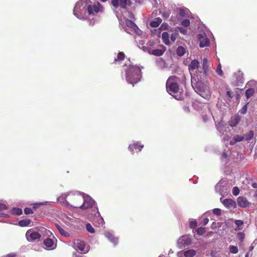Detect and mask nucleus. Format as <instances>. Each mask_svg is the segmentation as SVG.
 Masks as SVG:
<instances>
[{
	"label": "nucleus",
	"instance_id": "14",
	"mask_svg": "<svg viewBox=\"0 0 257 257\" xmlns=\"http://www.w3.org/2000/svg\"><path fill=\"white\" fill-rule=\"evenodd\" d=\"M121 18L123 20V22L121 24L119 21V23L122 26L125 23L126 27L131 28L132 31H133L135 28H136L137 25L132 21L126 19L123 16H121Z\"/></svg>",
	"mask_w": 257,
	"mask_h": 257
},
{
	"label": "nucleus",
	"instance_id": "2",
	"mask_svg": "<svg viewBox=\"0 0 257 257\" xmlns=\"http://www.w3.org/2000/svg\"><path fill=\"white\" fill-rule=\"evenodd\" d=\"M178 81V78L175 76L170 77L166 82V89L176 99L181 100L183 96V93L179 88Z\"/></svg>",
	"mask_w": 257,
	"mask_h": 257
},
{
	"label": "nucleus",
	"instance_id": "46",
	"mask_svg": "<svg viewBox=\"0 0 257 257\" xmlns=\"http://www.w3.org/2000/svg\"><path fill=\"white\" fill-rule=\"evenodd\" d=\"M59 232L62 235H63L64 236L68 237L69 236V233L68 232H67L66 231H65L63 228H62L61 229H60V230L59 231Z\"/></svg>",
	"mask_w": 257,
	"mask_h": 257
},
{
	"label": "nucleus",
	"instance_id": "32",
	"mask_svg": "<svg viewBox=\"0 0 257 257\" xmlns=\"http://www.w3.org/2000/svg\"><path fill=\"white\" fill-rule=\"evenodd\" d=\"M186 52V49L182 46H179L177 49V54L179 56H183Z\"/></svg>",
	"mask_w": 257,
	"mask_h": 257
},
{
	"label": "nucleus",
	"instance_id": "12",
	"mask_svg": "<svg viewBox=\"0 0 257 257\" xmlns=\"http://www.w3.org/2000/svg\"><path fill=\"white\" fill-rule=\"evenodd\" d=\"M192 239L188 235L182 236L178 240V244L180 247H184L191 244Z\"/></svg>",
	"mask_w": 257,
	"mask_h": 257
},
{
	"label": "nucleus",
	"instance_id": "47",
	"mask_svg": "<svg viewBox=\"0 0 257 257\" xmlns=\"http://www.w3.org/2000/svg\"><path fill=\"white\" fill-rule=\"evenodd\" d=\"M237 236L238 238L240 240V241H242L244 238L245 235L243 232H239L237 233Z\"/></svg>",
	"mask_w": 257,
	"mask_h": 257
},
{
	"label": "nucleus",
	"instance_id": "7",
	"mask_svg": "<svg viewBox=\"0 0 257 257\" xmlns=\"http://www.w3.org/2000/svg\"><path fill=\"white\" fill-rule=\"evenodd\" d=\"M75 198L79 200L80 202H83V204L80 206V208L82 209L93 208L92 210L93 211L94 208L96 207L94 201L89 196L77 194L76 196H75Z\"/></svg>",
	"mask_w": 257,
	"mask_h": 257
},
{
	"label": "nucleus",
	"instance_id": "29",
	"mask_svg": "<svg viewBox=\"0 0 257 257\" xmlns=\"http://www.w3.org/2000/svg\"><path fill=\"white\" fill-rule=\"evenodd\" d=\"M235 224L236 225L235 230H240L243 228V222L241 220H236L235 221Z\"/></svg>",
	"mask_w": 257,
	"mask_h": 257
},
{
	"label": "nucleus",
	"instance_id": "27",
	"mask_svg": "<svg viewBox=\"0 0 257 257\" xmlns=\"http://www.w3.org/2000/svg\"><path fill=\"white\" fill-rule=\"evenodd\" d=\"M162 37L163 42L166 45H169L170 42L169 39V35L168 33L167 32H163Z\"/></svg>",
	"mask_w": 257,
	"mask_h": 257
},
{
	"label": "nucleus",
	"instance_id": "36",
	"mask_svg": "<svg viewBox=\"0 0 257 257\" xmlns=\"http://www.w3.org/2000/svg\"><path fill=\"white\" fill-rule=\"evenodd\" d=\"M86 230L91 233H93L95 232L94 229L90 223H87L86 224Z\"/></svg>",
	"mask_w": 257,
	"mask_h": 257
},
{
	"label": "nucleus",
	"instance_id": "10",
	"mask_svg": "<svg viewBox=\"0 0 257 257\" xmlns=\"http://www.w3.org/2000/svg\"><path fill=\"white\" fill-rule=\"evenodd\" d=\"M73 246L75 249H78L83 253L88 251L87 248H85L84 242L79 239H75L73 242Z\"/></svg>",
	"mask_w": 257,
	"mask_h": 257
},
{
	"label": "nucleus",
	"instance_id": "25",
	"mask_svg": "<svg viewBox=\"0 0 257 257\" xmlns=\"http://www.w3.org/2000/svg\"><path fill=\"white\" fill-rule=\"evenodd\" d=\"M77 194H81L79 193H77L76 194H74V195H72V199L73 200L74 204L73 205H71V206L75 207V208L80 207V206H79V205L81 203L80 202V201L79 200H77L75 198V196H76Z\"/></svg>",
	"mask_w": 257,
	"mask_h": 257
},
{
	"label": "nucleus",
	"instance_id": "35",
	"mask_svg": "<svg viewBox=\"0 0 257 257\" xmlns=\"http://www.w3.org/2000/svg\"><path fill=\"white\" fill-rule=\"evenodd\" d=\"M7 209L6 205L4 203H0V211ZM0 216L2 217H7L8 215L4 213H0Z\"/></svg>",
	"mask_w": 257,
	"mask_h": 257
},
{
	"label": "nucleus",
	"instance_id": "45",
	"mask_svg": "<svg viewBox=\"0 0 257 257\" xmlns=\"http://www.w3.org/2000/svg\"><path fill=\"white\" fill-rule=\"evenodd\" d=\"M178 34L177 32H174L171 34V40L172 42H174L178 37Z\"/></svg>",
	"mask_w": 257,
	"mask_h": 257
},
{
	"label": "nucleus",
	"instance_id": "51",
	"mask_svg": "<svg viewBox=\"0 0 257 257\" xmlns=\"http://www.w3.org/2000/svg\"><path fill=\"white\" fill-rule=\"evenodd\" d=\"M239 193V190L237 187H234L233 188L232 193L234 195L237 196Z\"/></svg>",
	"mask_w": 257,
	"mask_h": 257
},
{
	"label": "nucleus",
	"instance_id": "52",
	"mask_svg": "<svg viewBox=\"0 0 257 257\" xmlns=\"http://www.w3.org/2000/svg\"><path fill=\"white\" fill-rule=\"evenodd\" d=\"M24 212L26 214H30L33 213L32 209L30 208L27 207L24 209Z\"/></svg>",
	"mask_w": 257,
	"mask_h": 257
},
{
	"label": "nucleus",
	"instance_id": "50",
	"mask_svg": "<svg viewBox=\"0 0 257 257\" xmlns=\"http://www.w3.org/2000/svg\"><path fill=\"white\" fill-rule=\"evenodd\" d=\"M181 24L183 26L187 27L190 25V23L189 20L186 19L183 20Z\"/></svg>",
	"mask_w": 257,
	"mask_h": 257
},
{
	"label": "nucleus",
	"instance_id": "44",
	"mask_svg": "<svg viewBox=\"0 0 257 257\" xmlns=\"http://www.w3.org/2000/svg\"><path fill=\"white\" fill-rule=\"evenodd\" d=\"M216 72L220 76H222L223 75V72L221 69V65L220 63L217 66Z\"/></svg>",
	"mask_w": 257,
	"mask_h": 257
},
{
	"label": "nucleus",
	"instance_id": "18",
	"mask_svg": "<svg viewBox=\"0 0 257 257\" xmlns=\"http://www.w3.org/2000/svg\"><path fill=\"white\" fill-rule=\"evenodd\" d=\"M223 204L227 208L230 209L234 208L235 202L230 199H225L222 201Z\"/></svg>",
	"mask_w": 257,
	"mask_h": 257
},
{
	"label": "nucleus",
	"instance_id": "26",
	"mask_svg": "<svg viewBox=\"0 0 257 257\" xmlns=\"http://www.w3.org/2000/svg\"><path fill=\"white\" fill-rule=\"evenodd\" d=\"M178 13L180 17H183L186 16L189 13L188 9L186 8H179L178 10Z\"/></svg>",
	"mask_w": 257,
	"mask_h": 257
},
{
	"label": "nucleus",
	"instance_id": "28",
	"mask_svg": "<svg viewBox=\"0 0 257 257\" xmlns=\"http://www.w3.org/2000/svg\"><path fill=\"white\" fill-rule=\"evenodd\" d=\"M196 251L193 249H190L184 252V256L185 257H193L195 255Z\"/></svg>",
	"mask_w": 257,
	"mask_h": 257
},
{
	"label": "nucleus",
	"instance_id": "1",
	"mask_svg": "<svg viewBox=\"0 0 257 257\" xmlns=\"http://www.w3.org/2000/svg\"><path fill=\"white\" fill-rule=\"evenodd\" d=\"M204 78L198 75H195L191 77L192 84L195 85V91L203 98L206 100L210 98L211 94L209 87L205 84L202 83Z\"/></svg>",
	"mask_w": 257,
	"mask_h": 257
},
{
	"label": "nucleus",
	"instance_id": "6",
	"mask_svg": "<svg viewBox=\"0 0 257 257\" xmlns=\"http://www.w3.org/2000/svg\"><path fill=\"white\" fill-rule=\"evenodd\" d=\"M87 3L85 0L78 2L73 11L74 15L79 19H84L86 17Z\"/></svg>",
	"mask_w": 257,
	"mask_h": 257
},
{
	"label": "nucleus",
	"instance_id": "59",
	"mask_svg": "<svg viewBox=\"0 0 257 257\" xmlns=\"http://www.w3.org/2000/svg\"><path fill=\"white\" fill-rule=\"evenodd\" d=\"M47 204V202H39L38 203H36V205H46Z\"/></svg>",
	"mask_w": 257,
	"mask_h": 257
},
{
	"label": "nucleus",
	"instance_id": "21",
	"mask_svg": "<svg viewBox=\"0 0 257 257\" xmlns=\"http://www.w3.org/2000/svg\"><path fill=\"white\" fill-rule=\"evenodd\" d=\"M144 146L141 145L140 143L137 142L136 143H134L133 145H130L128 147V149L130 151L133 152L134 150H139L140 151L142 148H143Z\"/></svg>",
	"mask_w": 257,
	"mask_h": 257
},
{
	"label": "nucleus",
	"instance_id": "23",
	"mask_svg": "<svg viewBox=\"0 0 257 257\" xmlns=\"http://www.w3.org/2000/svg\"><path fill=\"white\" fill-rule=\"evenodd\" d=\"M244 140V137L239 135L235 136L232 140L230 141V144L231 145H234L237 142H240Z\"/></svg>",
	"mask_w": 257,
	"mask_h": 257
},
{
	"label": "nucleus",
	"instance_id": "63",
	"mask_svg": "<svg viewBox=\"0 0 257 257\" xmlns=\"http://www.w3.org/2000/svg\"><path fill=\"white\" fill-rule=\"evenodd\" d=\"M56 227L57 228V229L59 230V231L60 230V229H61L62 228L58 224H57L56 225Z\"/></svg>",
	"mask_w": 257,
	"mask_h": 257
},
{
	"label": "nucleus",
	"instance_id": "31",
	"mask_svg": "<svg viewBox=\"0 0 257 257\" xmlns=\"http://www.w3.org/2000/svg\"><path fill=\"white\" fill-rule=\"evenodd\" d=\"M31 223L30 219H26L19 221V225L21 226L24 227L29 225Z\"/></svg>",
	"mask_w": 257,
	"mask_h": 257
},
{
	"label": "nucleus",
	"instance_id": "11",
	"mask_svg": "<svg viewBox=\"0 0 257 257\" xmlns=\"http://www.w3.org/2000/svg\"><path fill=\"white\" fill-rule=\"evenodd\" d=\"M199 67V62L198 60H192L190 63V64L189 66V69L192 76H193L195 75H198L199 76H202V73L200 72L199 74H195L194 73V70L198 69Z\"/></svg>",
	"mask_w": 257,
	"mask_h": 257
},
{
	"label": "nucleus",
	"instance_id": "34",
	"mask_svg": "<svg viewBox=\"0 0 257 257\" xmlns=\"http://www.w3.org/2000/svg\"><path fill=\"white\" fill-rule=\"evenodd\" d=\"M254 93V90L252 88H248L246 90L245 92V96L247 98H250L251 96L253 95Z\"/></svg>",
	"mask_w": 257,
	"mask_h": 257
},
{
	"label": "nucleus",
	"instance_id": "5",
	"mask_svg": "<svg viewBox=\"0 0 257 257\" xmlns=\"http://www.w3.org/2000/svg\"><path fill=\"white\" fill-rule=\"evenodd\" d=\"M111 5L113 7V11L116 14V16L122 24L123 20L121 18V13L122 11H125L127 5V0H112Z\"/></svg>",
	"mask_w": 257,
	"mask_h": 257
},
{
	"label": "nucleus",
	"instance_id": "48",
	"mask_svg": "<svg viewBox=\"0 0 257 257\" xmlns=\"http://www.w3.org/2000/svg\"><path fill=\"white\" fill-rule=\"evenodd\" d=\"M247 108V104H246L244 105L242 107V108L239 110V112L241 114H245L246 112Z\"/></svg>",
	"mask_w": 257,
	"mask_h": 257
},
{
	"label": "nucleus",
	"instance_id": "40",
	"mask_svg": "<svg viewBox=\"0 0 257 257\" xmlns=\"http://www.w3.org/2000/svg\"><path fill=\"white\" fill-rule=\"evenodd\" d=\"M124 54L122 53H119L117 55V57L116 59H115L114 61L116 62L117 61H120L124 59Z\"/></svg>",
	"mask_w": 257,
	"mask_h": 257
},
{
	"label": "nucleus",
	"instance_id": "20",
	"mask_svg": "<svg viewBox=\"0 0 257 257\" xmlns=\"http://www.w3.org/2000/svg\"><path fill=\"white\" fill-rule=\"evenodd\" d=\"M237 203L238 205L241 207H245L248 204V202L246 199L243 197H239L237 198Z\"/></svg>",
	"mask_w": 257,
	"mask_h": 257
},
{
	"label": "nucleus",
	"instance_id": "13",
	"mask_svg": "<svg viewBox=\"0 0 257 257\" xmlns=\"http://www.w3.org/2000/svg\"><path fill=\"white\" fill-rule=\"evenodd\" d=\"M200 42V47L203 48L208 46L209 44V39L206 37L205 33L200 34L198 36Z\"/></svg>",
	"mask_w": 257,
	"mask_h": 257
},
{
	"label": "nucleus",
	"instance_id": "3",
	"mask_svg": "<svg viewBox=\"0 0 257 257\" xmlns=\"http://www.w3.org/2000/svg\"><path fill=\"white\" fill-rule=\"evenodd\" d=\"M141 69L136 65H130L125 70V77L127 82L133 86L138 82L141 77Z\"/></svg>",
	"mask_w": 257,
	"mask_h": 257
},
{
	"label": "nucleus",
	"instance_id": "57",
	"mask_svg": "<svg viewBox=\"0 0 257 257\" xmlns=\"http://www.w3.org/2000/svg\"><path fill=\"white\" fill-rule=\"evenodd\" d=\"M254 84H255V81H250L247 82V83L246 84V85H247L248 86H250L253 85Z\"/></svg>",
	"mask_w": 257,
	"mask_h": 257
},
{
	"label": "nucleus",
	"instance_id": "22",
	"mask_svg": "<svg viewBox=\"0 0 257 257\" xmlns=\"http://www.w3.org/2000/svg\"><path fill=\"white\" fill-rule=\"evenodd\" d=\"M105 236L107 237L111 242H112L114 245H116L117 244V238H115L113 236L112 234L110 232H105Z\"/></svg>",
	"mask_w": 257,
	"mask_h": 257
},
{
	"label": "nucleus",
	"instance_id": "64",
	"mask_svg": "<svg viewBox=\"0 0 257 257\" xmlns=\"http://www.w3.org/2000/svg\"><path fill=\"white\" fill-rule=\"evenodd\" d=\"M253 243H252L249 247V251H251L253 248H254V245L253 244Z\"/></svg>",
	"mask_w": 257,
	"mask_h": 257
},
{
	"label": "nucleus",
	"instance_id": "16",
	"mask_svg": "<svg viewBox=\"0 0 257 257\" xmlns=\"http://www.w3.org/2000/svg\"><path fill=\"white\" fill-rule=\"evenodd\" d=\"M165 49L163 46H162V49H156L154 50H151L148 49L147 52L152 55L160 56H162L163 53L165 52Z\"/></svg>",
	"mask_w": 257,
	"mask_h": 257
},
{
	"label": "nucleus",
	"instance_id": "30",
	"mask_svg": "<svg viewBox=\"0 0 257 257\" xmlns=\"http://www.w3.org/2000/svg\"><path fill=\"white\" fill-rule=\"evenodd\" d=\"M216 127L219 133L222 134V135H223L224 131H226L225 127L221 123H218L216 125Z\"/></svg>",
	"mask_w": 257,
	"mask_h": 257
},
{
	"label": "nucleus",
	"instance_id": "37",
	"mask_svg": "<svg viewBox=\"0 0 257 257\" xmlns=\"http://www.w3.org/2000/svg\"><path fill=\"white\" fill-rule=\"evenodd\" d=\"M139 47L143 49L144 51H147L148 50V48L145 47L144 46V44H145V42L143 41H141V40H139Z\"/></svg>",
	"mask_w": 257,
	"mask_h": 257
},
{
	"label": "nucleus",
	"instance_id": "56",
	"mask_svg": "<svg viewBox=\"0 0 257 257\" xmlns=\"http://www.w3.org/2000/svg\"><path fill=\"white\" fill-rule=\"evenodd\" d=\"M226 93L229 98H231L233 97V93L231 91H227Z\"/></svg>",
	"mask_w": 257,
	"mask_h": 257
},
{
	"label": "nucleus",
	"instance_id": "42",
	"mask_svg": "<svg viewBox=\"0 0 257 257\" xmlns=\"http://www.w3.org/2000/svg\"><path fill=\"white\" fill-rule=\"evenodd\" d=\"M197 225V221L195 220H191L189 222V226L191 228L194 229L195 228Z\"/></svg>",
	"mask_w": 257,
	"mask_h": 257
},
{
	"label": "nucleus",
	"instance_id": "33",
	"mask_svg": "<svg viewBox=\"0 0 257 257\" xmlns=\"http://www.w3.org/2000/svg\"><path fill=\"white\" fill-rule=\"evenodd\" d=\"M243 137H244V140L249 141L253 137V132L252 131H250L248 133H246Z\"/></svg>",
	"mask_w": 257,
	"mask_h": 257
},
{
	"label": "nucleus",
	"instance_id": "24",
	"mask_svg": "<svg viewBox=\"0 0 257 257\" xmlns=\"http://www.w3.org/2000/svg\"><path fill=\"white\" fill-rule=\"evenodd\" d=\"M162 23V20L160 18H157L150 23V26L153 28H157Z\"/></svg>",
	"mask_w": 257,
	"mask_h": 257
},
{
	"label": "nucleus",
	"instance_id": "9",
	"mask_svg": "<svg viewBox=\"0 0 257 257\" xmlns=\"http://www.w3.org/2000/svg\"><path fill=\"white\" fill-rule=\"evenodd\" d=\"M89 218L92 219L94 221H96L95 220L96 218L97 221H98V224L102 225L104 224V221L102 218L100 216V214L98 211L97 207H95L94 209L93 210V213H91V214L89 215L88 216Z\"/></svg>",
	"mask_w": 257,
	"mask_h": 257
},
{
	"label": "nucleus",
	"instance_id": "17",
	"mask_svg": "<svg viewBox=\"0 0 257 257\" xmlns=\"http://www.w3.org/2000/svg\"><path fill=\"white\" fill-rule=\"evenodd\" d=\"M44 244L48 249H54L56 247V244H55L54 241L51 238L45 239L44 240Z\"/></svg>",
	"mask_w": 257,
	"mask_h": 257
},
{
	"label": "nucleus",
	"instance_id": "60",
	"mask_svg": "<svg viewBox=\"0 0 257 257\" xmlns=\"http://www.w3.org/2000/svg\"><path fill=\"white\" fill-rule=\"evenodd\" d=\"M16 254L15 253H11L7 255L5 257H15Z\"/></svg>",
	"mask_w": 257,
	"mask_h": 257
},
{
	"label": "nucleus",
	"instance_id": "49",
	"mask_svg": "<svg viewBox=\"0 0 257 257\" xmlns=\"http://www.w3.org/2000/svg\"><path fill=\"white\" fill-rule=\"evenodd\" d=\"M133 31H134L139 36L141 35L142 33V31L140 29H139L137 26H136V28H134Z\"/></svg>",
	"mask_w": 257,
	"mask_h": 257
},
{
	"label": "nucleus",
	"instance_id": "55",
	"mask_svg": "<svg viewBox=\"0 0 257 257\" xmlns=\"http://www.w3.org/2000/svg\"><path fill=\"white\" fill-rule=\"evenodd\" d=\"M208 221H209V219L207 218H204L202 220V224H203V225H206L208 223Z\"/></svg>",
	"mask_w": 257,
	"mask_h": 257
},
{
	"label": "nucleus",
	"instance_id": "54",
	"mask_svg": "<svg viewBox=\"0 0 257 257\" xmlns=\"http://www.w3.org/2000/svg\"><path fill=\"white\" fill-rule=\"evenodd\" d=\"M213 212L217 215H220L221 214V210L219 208H215L213 209Z\"/></svg>",
	"mask_w": 257,
	"mask_h": 257
},
{
	"label": "nucleus",
	"instance_id": "8",
	"mask_svg": "<svg viewBox=\"0 0 257 257\" xmlns=\"http://www.w3.org/2000/svg\"><path fill=\"white\" fill-rule=\"evenodd\" d=\"M47 231L46 229L44 228L40 229L39 232L33 229H29L27 231L26 236L28 241H34L39 239L42 235H44L43 233Z\"/></svg>",
	"mask_w": 257,
	"mask_h": 257
},
{
	"label": "nucleus",
	"instance_id": "39",
	"mask_svg": "<svg viewBox=\"0 0 257 257\" xmlns=\"http://www.w3.org/2000/svg\"><path fill=\"white\" fill-rule=\"evenodd\" d=\"M12 212L14 214L21 215L22 213V211L20 208H14L12 209Z\"/></svg>",
	"mask_w": 257,
	"mask_h": 257
},
{
	"label": "nucleus",
	"instance_id": "38",
	"mask_svg": "<svg viewBox=\"0 0 257 257\" xmlns=\"http://www.w3.org/2000/svg\"><path fill=\"white\" fill-rule=\"evenodd\" d=\"M229 248L230 252L232 253H237L238 252V250L236 246L234 245H230Z\"/></svg>",
	"mask_w": 257,
	"mask_h": 257
},
{
	"label": "nucleus",
	"instance_id": "15",
	"mask_svg": "<svg viewBox=\"0 0 257 257\" xmlns=\"http://www.w3.org/2000/svg\"><path fill=\"white\" fill-rule=\"evenodd\" d=\"M208 60L206 58H204L203 60L202 68L203 72L202 73V77L203 78L206 77L208 74Z\"/></svg>",
	"mask_w": 257,
	"mask_h": 257
},
{
	"label": "nucleus",
	"instance_id": "62",
	"mask_svg": "<svg viewBox=\"0 0 257 257\" xmlns=\"http://www.w3.org/2000/svg\"><path fill=\"white\" fill-rule=\"evenodd\" d=\"M252 187L254 188H257V183H252Z\"/></svg>",
	"mask_w": 257,
	"mask_h": 257
},
{
	"label": "nucleus",
	"instance_id": "41",
	"mask_svg": "<svg viewBox=\"0 0 257 257\" xmlns=\"http://www.w3.org/2000/svg\"><path fill=\"white\" fill-rule=\"evenodd\" d=\"M196 232H197V234H198L200 235H201L205 233V229L204 227H201L197 228V229L196 230Z\"/></svg>",
	"mask_w": 257,
	"mask_h": 257
},
{
	"label": "nucleus",
	"instance_id": "58",
	"mask_svg": "<svg viewBox=\"0 0 257 257\" xmlns=\"http://www.w3.org/2000/svg\"><path fill=\"white\" fill-rule=\"evenodd\" d=\"M184 252L183 251H180L177 253L178 257H183V255H184Z\"/></svg>",
	"mask_w": 257,
	"mask_h": 257
},
{
	"label": "nucleus",
	"instance_id": "53",
	"mask_svg": "<svg viewBox=\"0 0 257 257\" xmlns=\"http://www.w3.org/2000/svg\"><path fill=\"white\" fill-rule=\"evenodd\" d=\"M178 29L182 34L186 35L187 34V30L186 29L183 28L182 27H178Z\"/></svg>",
	"mask_w": 257,
	"mask_h": 257
},
{
	"label": "nucleus",
	"instance_id": "19",
	"mask_svg": "<svg viewBox=\"0 0 257 257\" xmlns=\"http://www.w3.org/2000/svg\"><path fill=\"white\" fill-rule=\"evenodd\" d=\"M225 181H220L215 186V190L217 192H218L221 195H222L223 191L226 188H224V184H225Z\"/></svg>",
	"mask_w": 257,
	"mask_h": 257
},
{
	"label": "nucleus",
	"instance_id": "61",
	"mask_svg": "<svg viewBox=\"0 0 257 257\" xmlns=\"http://www.w3.org/2000/svg\"><path fill=\"white\" fill-rule=\"evenodd\" d=\"M227 157V154L226 153H223L222 154V158H226Z\"/></svg>",
	"mask_w": 257,
	"mask_h": 257
},
{
	"label": "nucleus",
	"instance_id": "4",
	"mask_svg": "<svg viewBox=\"0 0 257 257\" xmlns=\"http://www.w3.org/2000/svg\"><path fill=\"white\" fill-rule=\"evenodd\" d=\"M99 12H102V7L99 3L87 7V19L90 25H94L98 20V18L96 15Z\"/></svg>",
	"mask_w": 257,
	"mask_h": 257
},
{
	"label": "nucleus",
	"instance_id": "43",
	"mask_svg": "<svg viewBox=\"0 0 257 257\" xmlns=\"http://www.w3.org/2000/svg\"><path fill=\"white\" fill-rule=\"evenodd\" d=\"M124 14H125V15L126 14H128V17L132 19L134 18L133 14H132V13L129 12H127L125 10L124 11H122V13H121V16H123L125 17Z\"/></svg>",
	"mask_w": 257,
	"mask_h": 257
}]
</instances>
